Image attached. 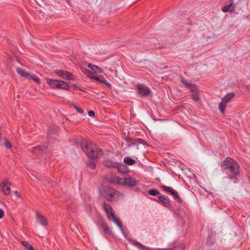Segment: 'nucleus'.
Segmentation results:
<instances>
[{
	"label": "nucleus",
	"mask_w": 250,
	"mask_h": 250,
	"mask_svg": "<svg viewBox=\"0 0 250 250\" xmlns=\"http://www.w3.org/2000/svg\"><path fill=\"white\" fill-rule=\"evenodd\" d=\"M81 146L83 151L89 159H97L103 154L102 150L97 146L89 141H83Z\"/></svg>",
	"instance_id": "f257e3e1"
},
{
	"label": "nucleus",
	"mask_w": 250,
	"mask_h": 250,
	"mask_svg": "<svg viewBox=\"0 0 250 250\" xmlns=\"http://www.w3.org/2000/svg\"><path fill=\"white\" fill-rule=\"evenodd\" d=\"M101 196L108 201H112L116 197H119L120 192L110 187H104L100 192Z\"/></svg>",
	"instance_id": "f03ea898"
},
{
	"label": "nucleus",
	"mask_w": 250,
	"mask_h": 250,
	"mask_svg": "<svg viewBox=\"0 0 250 250\" xmlns=\"http://www.w3.org/2000/svg\"><path fill=\"white\" fill-rule=\"evenodd\" d=\"M103 208L107 215V218L110 220H112L116 224L120 229H122L123 228V224L121 221L116 218L115 212L113 211L112 207L110 205L104 202L103 204Z\"/></svg>",
	"instance_id": "7ed1b4c3"
},
{
	"label": "nucleus",
	"mask_w": 250,
	"mask_h": 250,
	"mask_svg": "<svg viewBox=\"0 0 250 250\" xmlns=\"http://www.w3.org/2000/svg\"><path fill=\"white\" fill-rule=\"evenodd\" d=\"M103 208L107 215V218L110 220H112L116 224L120 229H122L123 228V224L121 221L116 218L115 212L113 211L112 207L110 205L104 202L103 204Z\"/></svg>",
	"instance_id": "20e7f679"
},
{
	"label": "nucleus",
	"mask_w": 250,
	"mask_h": 250,
	"mask_svg": "<svg viewBox=\"0 0 250 250\" xmlns=\"http://www.w3.org/2000/svg\"><path fill=\"white\" fill-rule=\"evenodd\" d=\"M123 139L127 143H129L128 146H136L138 149H139V145H142L144 146H148V143L141 138L133 139L129 137V136L123 137Z\"/></svg>",
	"instance_id": "39448f33"
},
{
	"label": "nucleus",
	"mask_w": 250,
	"mask_h": 250,
	"mask_svg": "<svg viewBox=\"0 0 250 250\" xmlns=\"http://www.w3.org/2000/svg\"><path fill=\"white\" fill-rule=\"evenodd\" d=\"M230 173L229 174V178L231 180H234V183H236L237 180V177L240 175V166L236 161L233 162V165L229 166Z\"/></svg>",
	"instance_id": "423d86ee"
},
{
	"label": "nucleus",
	"mask_w": 250,
	"mask_h": 250,
	"mask_svg": "<svg viewBox=\"0 0 250 250\" xmlns=\"http://www.w3.org/2000/svg\"><path fill=\"white\" fill-rule=\"evenodd\" d=\"M136 90L137 93L143 97H147L151 92L150 89L144 84H137Z\"/></svg>",
	"instance_id": "0eeeda50"
},
{
	"label": "nucleus",
	"mask_w": 250,
	"mask_h": 250,
	"mask_svg": "<svg viewBox=\"0 0 250 250\" xmlns=\"http://www.w3.org/2000/svg\"><path fill=\"white\" fill-rule=\"evenodd\" d=\"M54 73L57 76L64 79L67 80H73L75 79V77L71 72L65 70H56Z\"/></svg>",
	"instance_id": "6e6552de"
},
{
	"label": "nucleus",
	"mask_w": 250,
	"mask_h": 250,
	"mask_svg": "<svg viewBox=\"0 0 250 250\" xmlns=\"http://www.w3.org/2000/svg\"><path fill=\"white\" fill-rule=\"evenodd\" d=\"M137 181L134 177L130 175H126L123 178V186H127L128 187H134L138 185Z\"/></svg>",
	"instance_id": "1a4fd4ad"
},
{
	"label": "nucleus",
	"mask_w": 250,
	"mask_h": 250,
	"mask_svg": "<svg viewBox=\"0 0 250 250\" xmlns=\"http://www.w3.org/2000/svg\"><path fill=\"white\" fill-rule=\"evenodd\" d=\"M153 201L162 204L163 206L169 208L172 206L168 198H167L164 196H159L157 198H151Z\"/></svg>",
	"instance_id": "9d476101"
},
{
	"label": "nucleus",
	"mask_w": 250,
	"mask_h": 250,
	"mask_svg": "<svg viewBox=\"0 0 250 250\" xmlns=\"http://www.w3.org/2000/svg\"><path fill=\"white\" fill-rule=\"evenodd\" d=\"M59 126L58 125H52L50 126L47 131V138L48 141L51 139H53V135L56 134L59 130Z\"/></svg>",
	"instance_id": "9b49d317"
},
{
	"label": "nucleus",
	"mask_w": 250,
	"mask_h": 250,
	"mask_svg": "<svg viewBox=\"0 0 250 250\" xmlns=\"http://www.w3.org/2000/svg\"><path fill=\"white\" fill-rule=\"evenodd\" d=\"M61 80L46 78V82L53 89H59Z\"/></svg>",
	"instance_id": "f8f14e48"
},
{
	"label": "nucleus",
	"mask_w": 250,
	"mask_h": 250,
	"mask_svg": "<svg viewBox=\"0 0 250 250\" xmlns=\"http://www.w3.org/2000/svg\"><path fill=\"white\" fill-rule=\"evenodd\" d=\"M104 159L103 163L105 167L109 168H116L118 163L114 162L107 157H104Z\"/></svg>",
	"instance_id": "ddd939ff"
},
{
	"label": "nucleus",
	"mask_w": 250,
	"mask_h": 250,
	"mask_svg": "<svg viewBox=\"0 0 250 250\" xmlns=\"http://www.w3.org/2000/svg\"><path fill=\"white\" fill-rule=\"evenodd\" d=\"M128 240L133 245L137 247L140 250H152L151 249L143 245L136 240L128 238Z\"/></svg>",
	"instance_id": "4468645a"
},
{
	"label": "nucleus",
	"mask_w": 250,
	"mask_h": 250,
	"mask_svg": "<svg viewBox=\"0 0 250 250\" xmlns=\"http://www.w3.org/2000/svg\"><path fill=\"white\" fill-rule=\"evenodd\" d=\"M235 161L230 157H227L221 162V166L224 167V170H227L229 168V166L233 165V162Z\"/></svg>",
	"instance_id": "2eb2a0df"
},
{
	"label": "nucleus",
	"mask_w": 250,
	"mask_h": 250,
	"mask_svg": "<svg viewBox=\"0 0 250 250\" xmlns=\"http://www.w3.org/2000/svg\"><path fill=\"white\" fill-rule=\"evenodd\" d=\"M99 227L100 229H103L104 232L106 234H111L112 233L109 227L107 225V224L103 219H102L100 221Z\"/></svg>",
	"instance_id": "dca6fc26"
},
{
	"label": "nucleus",
	"mask_w": 250,
	"mask_h": 250,
	"mask_svg": "<svg viewBox=\"0 0 250 250\" xmlns=\"http://www.w3.org/2000/svg\"><path fill=\"white\" fill-rule=\"evenodd\" d=\"M161 188L163 189L164 190L169 192L174 198H176L178 195V192L173 189V188H171L170 187L166 186L165 185H162L161 187Z\"/></svg>",
	"instance_id": "f3484780"
},
{
	"label": "nucleus",
	"mask_w": 250,
	"mask_h": 250,
	"mask_svg": "<svg viewBox=\"0 0 250 250\" xmlns=\"http://www.w3.org/2000/svg\"><path fill=\"white\" fill-rule=\"evenodd\" d=\"M116 168L119 171L124 174H127L129 171L128 167L125 165L121 163H118Z\"/></svg>",
	"instance_id": "a211bd4d"
},
{
	"label": "nucleus",
	"mask_w": 250,
	"mask_h": 250,
	"mask_svg": "<svg viewBox=\"0 0 250 250\" xmlns=\"http://www.w3.org/2000/svg\"><path fill=\"white\" fill-rule=\"evenodd\" d=\"M36 217L39 219V223L42 226L45 227L47 225V220L42 215L38 212L36 213Z\"/></svg>",
	"instance_id": "6ab92c4d"
},
{
	"label": "nucleus",
	"mask_w": 250,
	"mask_h": 250,
	"mask_svg": "<svg viewBox=\"0 0 250 250\" xmlns=\"http://www.w3.org/2000/svg\"><path fill=\"white\" fill-rule=\"evenodd\" d=\"M48 148V144H43L42 146H38L32 148V152L34 153L35 151L38 150L39 152H43Z\"/></svg>",
	"instance_id": "aec40b11"
},
{
	"label": "nucleus",
	"mask_w": 250,
	"mask_h": 250,
	"mask_svg": "<svg viewBox=\"0 0 250 250\" xmlns=\"http://www.w3.org/2000/svg\"><path fill=\"white\" fill-rule=\"evenodd\" d=\"M94 79L97 80L100 82H101L105 85L108 86L109 88H111V84L109 83L104 78V77L102 75L95 76L94 78Z\"/></svg>",
	"instance_id": "412c9836"
},
{
	"label": "nucleus",
	"mask_w": 250,
	"mask_h": 250,
	"mask_svg": "<svg viewBox=\"0 0 250 250\" xmlns=\"http://www.w3.org/2000/svg\"><path fill=\"white\" fill-rule=\"evenodd\" d=\"M215 235L213 234H209L206 240V245L208 246H212L215 242Z\"/></svg>",
	"instance_id": "4be33fe9"
},
{
	"label": "nucleus",
	"mask_w": 250,
	"mask_h": 250,
	"mask_svg": "<svg viewBox=\"0 0 250 250\" xmlns=\"http://www.w3.org/2000/svg\"><path fill=\"white\" fill-rule=\"evenodd\" d=\"M16 71L21 77L27 79H28L30 74L29 73L26 72L24 69L19 67L16 68Z\"/></svg>",
	"instance_id": "5701e85b"
},
{
	"label": "nucleus",
	"mask_w": 250,
	"mask_h": 250,
	"mask_svg": "<svg viewBox=\"0 0 250 250\" xmlns=\"http://www.w3.org/2000/svg\"><path fill=\"white\" fill-rule=\"evenodd\" d=\"M70 83H67L65 81L61 80L60 83L61 87H60V89H63L71 91V86L69 85Z\"/></svg>",
	"instance_id": "b1692460"
},
{
	"label": "nucleus",
	"mask_w": 250,
	"mask_h": 250,
	"mask_svg": "<svg viewBox=\"0 0 250 250\" xmlns=\"http://www.w3.org/2000/svg\"><path fill=\"white\" fill-rule=\"evenodd\" d=\"M234 2V0H230V3L227 5L223 7L222 8V11L223 12L227 13L228 12H232L234 10V9H230V8L231 7L232 5H233Z\"/></svg>",
	"instance_id": "393cba45"
},
{
	"label": "nucleus",
	"mask_w": 250,
	"mask_h": 250,
	"mask_svg": "<svg viewBox=\"0 0 250 250\" xmlns=\"http://www.w3.org/2000/svg\"><path fill=\"white\" fill-rule=\"evenodd\" d=\"M234 96V93L233 92H230L225 95L224 97L222 99V100L227 104L230 102Z\"/></svg>",
	"instance_id": "a878e982"
},
{
	"label": "nucleus",
	"mask_w": 250,
	"mask_h": 250,
	"mask_svg": "<svg viewBox=\"0 0 250 250\" xmlns=\"http://www.w3.org/2000/svg\"><path fill=\"white\" fill-rule=\"evenodd\" d=\"M124 162L125 163V165H127L129 166H132L136 163V162L134 159H132L128 156L124 158Z\"/></svg>",
	"instance_id": "bb28decb"
},
{
	"label": "nucleus",
	"mask_w": 250,
	"mask_h": 250,
	"mask_svg": "<svg viewBox=\"0 0 250 250\" xmlns=\"http://www.w3.org/2000/svg\"><path fill=\"white\" fill-rule=\"evenodd\" d=\"M110 182L114 184H120L122 185L123 178L117 176L114 177L110 179Z\"/></svg>",
	"instance_id": "cd10ccee"
},
{
	"label": "nucleus",
	"mask_w": 250,
	"mask_h": 250,
	"mask_svg": "<svg viewBox=\"0 0 250 250\" xmlns=\"http://www.w3.org/2000/svg\"><path fill=\"white\" fill-rule=\"evenodd\" d=\"M6 184H3L2 185V191L3 193L5 195H9L11 193V190L9 187L6 186Z\"/></svg>",
	"instance_id": "c85d7f7f"
},
{
	"label": "nucleus",
	"mask_w": 250,
	"mask_h": 250,
	"mask_svg": "<svg viewBox=\"0 0 250 250\" xmlns=\"http://www.w3.org/2000/svg\"><path fill=\"white\" fill-rule=\"evenodd\" d=\"M94 159H90L87 163V166L91 169H95L96 168V164L94 161Z\"/></svg>",
	"instance_id": "c756f323"
},
{
	"label": "nucleus",
	"mask_w": 250,
	"mask_h": 250,
	"mask_svg": "<svg viewBox=\"0 0 250 250\" xmlns=\"http://www.w3.org/2000/svg\"><path fill=\"white\" fill-rule=\"evenodd\" d=\"M83 72L89 78L94 79V77L95 76V74L92 71H90L86 68H85L83 71Z\"/></svg>",
	"instance_id": "7c9ffc66"
},
{
	"label": "nucleus",
	"mask_w": 250,
	"mask_h": 250,
	"mask_svg": "<svg viewBox=\"0 0 250 250\" xmlns=\"http://www.w3.org/2000/svg\"><path fill=\"white\" fill-rule=\"evenodd\" d=\"M148 193L149 195L153 196H156L160 194V192L159 190H158L157 189L155 188H152L149 189L148 190Z\"/></svg>",
	"instance_id": "2f4dec72"
},
{
	"label": "nucleus",
	"mask_w": 250,
	"mask_h": 250,
	"mask_svg": "<svg viewBox=\"0 0 250 250\" xmlns=\"http://www.w3.org/2000/svg\"><path fill=\"white\" fill-rule=\"evenodd\" d=\"M227 103L222 100L221 102L219 104V108L220 112L224 114L226 107Z\"/></svg>",
	"instance_id": "473e14b6"
},
{
	"label": "nucleus",
	"mask_w": 250,
	"mask_h": 250,
	"mask_svg": "<svg viewBox=\"0 0 250 250\" xmlns=\"http://www.w3.org/2000/svg\"><path fill=\"white\" fill-rule=\"evenodd\" d=\"M28 80H32L35 82L37 83H40V79L36 76L35 75L33 74H30L29 77L28 79Z\"/></svg>",
	"instance_id": "72a5a7b5"
},
{
	"label": "nucleus",
	"mask_w": 250,
	"mask_h": 250,
	"mask_svg": "<svg viewBox=\"0 0 250 250\" xmlns=\"http://www.w3.org/2000/svg\"><path fill=\"white\" fill-rule=\"evenodd\" d=\"M91 71H93L95 74L97 73H101L103 72L102 69L97 66L94 65L91 69Z\"/></svg>",
	"instance_id": "f704fd0d"
},
{
	"label": "nucleus",
	"mask_w": 250,
	"mask_h": 250,
	"mask_svg": "<svg viewBox=\"0 0 250 250\" xmlns=\"http://www.w3.org/2000/svg\"><path fill=\"white\" fill-rule=\"evenodd\" d=\"M21 243L28 250H33V246L28 242L22 241Z\"/></svg>",
	"instance_id": "c9c22d12"
},
{
	"label": "nucleus",
	"mask_w": 250,
	"mask_h": 250,
	"mask_svg": "<svg viewBox=\"0 0 250 250\" xmlns=\"http://www.w3.org/2000/svg\"><path fill=\"white\" fill-rule=\"evenodd\" d=\"M72 90H79L84 92V90L80 88V86L75 83H73L72 84V87H71V91Z\"/></svg>",
	"instance_id": "e433bc0d"
},
{
	"label": "nucleus",
	"mask_w": 250,
	"mask_h": 250,
	"mask_svg": "<svg viewBox=\"0 0 250 250\" xmlns=\"http://www.w3.org/2000/svg\"><path fill=\"white\" fill-rule=\"evenodd\" d=\"M4 145L7 148L11 149L12 148V145L7 138L4 140Z\"/></svg>",
	"instance_id": "4c0bfd02"
},
{
	"label": "nucleus",
	"mask_w": 250,
	"mask_h": 250,
	"mask_svg": "<svg viewBox=\"0 0 250 250\" xmlns=\"http://www.w3.org/2000/svg\"><path fill=\"white\" fill-rule=\"evenodd\" d=\"M37 12H38L39 17L41 19L45 18L44 12L42 11V10H39L37 11Z\"/></svg>",
	"instance_id": "58836bf2"
},
{
	"label": "nucleus",
	"mask_w": 250,
	"mask_h": 250,
	"mask_svg": "<svg viewBox=\"0 0 250 250\" xmlns=\"http://www.w3.org/2000/svg\"><path fill=\"white\" fill-rule=\"evenodd\" d=\"M72 106L78 112L81 114H83L84 111L83 109L81 108L80 107L77 106V105H75L74 104H72Z\"/></svg>",
	"instance_id": "ea45409f"
},
{
	"label": "nucleus",
	"mask_w": 250,
	"mask_h": 250,
	"mask_svg": "<svg viewBox=\"0 0 250 250\" xmlns=\"http://www.w3.org/2000/svg\"><path fill=\"white\" fill-rule=\"evenodd\" d=\"M192 99L195 101H198L199 100V95L198 93H195L192 94Z\"/></svg>",
	"instance_id": "a19ab883"
},
{
	"label": "nucleus",
	"mask_w": 250,
	"mask_h": 250,
	"mask_svg": "<svg viewBox=\"0 0 250 250\" xmlns=\"http://www.w3.org/2000/svg\"><path fill=\"white\" fill-rule=\"evenodd\" d=\"M183 82L188 87V86H192V87H193L194 88H196V85L195 84H194V83H189L187 82L186 81H185V82Z\"/></svg>",
	"instance_id": "79ce46f5"
},
{
	"label": "nucleus",
	"mask_w": 250,
	"mask_h": 250,
	"mask_svg": "<svg viewBox=\"0 0 250 250\" xmlns=\"http://www.w3.org/2000/svg\"><path fill=\"white\" fill-rule=\"evenodd\" d=\"M88 114L90 117H95V112L93 110L88 111Z\"/></svg>",
	"instance_id": "37998d69"
},
{
	"label": "nucleus",
	"mask_w": 250,
	"mask_h": 250,
	"mask_svg": "<svg viewBox=\"0 0 250 250\" xmlns=\"http://www.w3.org/2000/svg\"><path fill=\"white\" fill-rule=\"evenodd\" d=\"M6 184V186L7 187H10L12 185V184L10 182H7L6 181H5V180H3L2 181V183H1V184Z\"/></svg>",
	"instance_id": "c03bdc74"
},
{
	"label": "nucleus",
	"mask_w": 250,
	"mask_h": 250,
	"mask_svg": "<svg viewBox=\"0 0 250 250\" xmlns=\"http://www.w3.org/2000/svg\"><path fill=\"white\" fill-rule=\"evenodd\" d=\"M175 199H176L178 201V202L180 203H182L183 202V201H182V199L181 198L179 194H178V196L177 197H176V198Z\"/></svg>",
	"instance_id": "a18cd8bd"
},
{
	"label": "nucleus",
	"mask_w": 250,
	"mask_h": 250,
	"mask_svg": "<svg viewBox=\"0 0 250 250\" xmlns=\"http://www.w3.org/2000/svg\"><path fill=\"white\" fill-rule=\"evenodd\" d=\"M175 199H176L178 201V202L180 203H182L183 202V201H182V199L181 198L179 194H178V196L177 197H176V198Z\"/></svg>",
	"instance_id": "49530a36"
},
{
	"label": "nucleus",
	"mask_w": 250,
	"mask_h": 250,
	"mask_svg": "<svg viewBox=\"0 0 250 250\" xmlns=\"http://www.w3.org/2000/svg\"><path fill=\"white\" fill-rule=\"evenodd\" d=\"M4 211L1 208H0V219L2 218L4 216Z\"/></svg>",
	"instance_id": "de8ad7c7"
},
{
	"label": "nucleus",
	"mask_w": 250,
	"mask_h": 250,
	"mask_svg": "<svg viewBox=\"0 0 250 250\" xmlns=\"http://www.w3.org/2000/svg\"><path fill=\"white\" fill-rule=\"evenodd\" d=\"M14 193L19 197H20L21 196V194L17 191H15Z\"/></svg>",
	"instance_id": "09e8293b"
},
{
	"label": "nucleus",
	"mask_w": 250,
	"mask_h": 250,
	"mask_svg": "<svg viewBox=\"0 0 250 250\" xmlns=\"http://www.w3.org/2000/svg\"><path fill=\"white\" fill-rule=\"evenodd\" d=\"M94 65H93L92 63H88V64L87 65V67L89 68H90L91 69H92V68L93 67V66Z\"/></svg>",
	"instance_id": "8fccbe9b"
},
{
	"label": "nucleus",
	"mask_w": 250,
	"mask_h": 250,
	"mask_svg": "<svg viewBox=\"0 0 250 250\" xmlns=\"http://www.w3.org/2000/svg\"><path fill=\"white\" fill-rule=\"evenodd\" d=\"M190 88L192 91H193L196 89V88H194V87L192 86H190Z\"/></svg>",
	"instance_id": "3c124183"
},
{
	"label": "nucleus",
	"mask_w": 250,
	"mask_h": 250,
	"mask_svg": "<svg viewBox=\"0 0 250 250\" xmlns=\"http://www.w3.org/2000/svg\"><path fill=\"white\" fill-rule=\"evenodd\" d=\"M120 230H121V231H122V233H123V234H124V233H125V230H124V229H123V228L122 229H120Z\"/></svg>",
	"instance_id": "603ef678"
},
{
	"label": "nucleus",
	"mask_w": 250,
	"mask_h": 250,
	"mask_svg": "<svg viewBox=\"0 0 250 250\" xmlns=\"http://www.w3.org/2000/svg\"><path fill=\"white\" fill-rule=\"evenodd\" d=\"M123 235H124L125 237V238L127 237V234L126 232H125V233L123 234Z\"/></svg>",
	"instance_id": "864d4df0"
},
{
	"label": "nucleus",
	"mask_w": 250,
	"mask_h": 250,
	"mask_svg": "<svg viewBox=\"0 0 250 250\" xmlns=\"http://www.w3.org/2000/svg\"><path fill=\"white\" fill-rule=\"evenodd\" d=\"M157 181H160L159 179V178H157L156 179Z\"/></svg>",
	"instance_id": "5fc2aeb1"
},
{
	"label": "nucleus",
	"mask_w": 250,
	"mask_h": 250,
	"mask_svg": "<svg viewBox=\"0 0 250 250\" xmlns=\"http://www.w3.org/2000/svg\"><path fill=\"white\" fill-rule=\"evenodd\" d=\"M107 151L108 152V153L111 152V151H109V150H108Z\"/></svg>",
	"instance_id": "6e6d98bb"
},
{
	"label": "nucleus",
	"mask_w": 250,
	"mask_h": 250,
	"mask_svg": "<svg viewBox=\"0 0 250 250\" xmlns=\"http://www.w3.org/2000/svg\"><path fill=\"white\" fill-rule=\"evenodd\" d=\"M45 13L46 14L47 13L46 9H45Z\"/></svg>",
	"instance_id": "4d7b16f0"
},
{
	"label": "nucleus",
	"mask_w": 250,
	"mask_h": 250,
	"mask_svg": "<svg viewBox=\"0 0 250 250\" xmlns=\"http://www.w3.org/2000/svg\"><path fill=\"white\" fill-rule=\"evenodd\" d=\"M157 48H158V47H156ZM159 48H161V47H159Z\"/></svg>",
	"instance_id": "13d9d810"
},
{
	"label": "nucleus",
	"mask_w": 250,
	"mask_h": 250,
	"mask_svg": "<svg viewBox=\"0 0 250 250\" xmlns=\"http://www.w3.org/2000/svg\"><path fill=\"white\" fill-rule=\"evenodd\" d=\"M181 250H183L182 249H181Z\"/></svg>",
	"instance_id": "bf43d9fd"
}]
</instances>
